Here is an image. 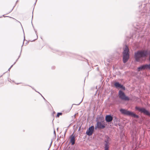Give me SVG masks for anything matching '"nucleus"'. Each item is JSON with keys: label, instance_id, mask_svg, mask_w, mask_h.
<instances>
[{"label": "nucleus", "instance_id": "obj_10", "mask_svg": "<svg viewBox=\"0 0 150 150\" xmlns=\"http://www.w3.org/2000/svg\"><path fill=\"white\" fill-rule=\"evenodd\" d=\"M112 117L110 115H107L105 117V120L107 122H110L112 120Z\"/></svg>", "mask_w": 150, "mask_h": 150}, {"label": "nucleus", "instance_id": "obj_15", "mask_svg": "<svg viewBox=\"0 0 150 150\" xmlns=\"http://www.w3.org/2000/svg\"><path fill=\"white\" fill-rule=\"evenodd\" d=\"M118 88H121L124 90H125V88L122 85H121V84L120 86H119V87H118Z\"/></svg>", "mask_w": 150, "mask_h": 150}, {"label": "nucleus", "instance_id": "obj_16", "mask_svg": "<svg viewBox=\"0 0 150 150\" xmlns=\"http://www.w3.org/2000/svg\"><path fill=\"white\" fill-rule=\"evenodd\" d=\"M62 113L61 112H59L57 113V117H59L60 115H62Z\"/></svg>", "mask_w": 150, "mask_h": 150}, {"label": "nucleus", "instance_id": "obj_9", "mask_svg": "<svg viewBox=\"0 0 150 150\" xmlns=\"http://www.w3.org/2000/svg\"><path fill=\"white\" fill-rule=\"evenodd\" d=\"M70 142L71 143L72 145L75 144V137L73 134L71 135L70 137Z\"/></svg>", "mask_w": 150, "mask_h": 150}, {"label": "nucleus", "instance_id": "obj_8", "mask_svg": "<svg viewBox=\"0 0 150 150\" xmlns=\"http://www.w3.org/2000/svg\"><path fill=\"white\" fill-rule=\"evenodd\" d=\"M105 125H103L101 122H97L96 126L97 128L100 129H103L105 128Z\"/></svg>", "mask_w": 150, "mask_h": 150}, {"label": "nucleus", "instance_id": "obj_13", "mask_svg": "<svg viewBox=\"0 0 150 150\" xmlns=\"http://www.w3.org/2000/svg\"><path fill=\"white\" fill-rule=\"evenodd\" d=\"M114 85L116 88H118L120 86V84L118 82H116L115 83Z\"/></svg>", "mask_w": 150, "mask_h": 150}, {"label": "nucleus", "instance_id": "obj_4", "mask_svg": "<svg viewBox=\"0 0 150 150\" xmlns=\"http://www.w3.org/2000/svg\"><path fill=\"white\" fill-rule=\"evenodd\" d=\"M118 96L119 98L122 100L127 101H128L129 100V98L126 96L125 93L121 90L119 92Z\"/></svg>", "mask_w": 150, "mask_h": 150}, {"label": "nucleus", "instance_id": "obj_1", "mask_svg": "<svg viewBox=\"0 0 150 150\" xmlns=\"http://www.w3.org/2000/svg\"><path fill=\"white\" fill-rule=\"evenodd\" d=\"M148 52L146 51H139L135 54L136 60L137 62H141L145 59V57L147 55Z\"/></svg>", "mask_w": 150, "mask_h": 150}, {"label": "nucleus", "instance_id": "obj_2", "mask_svg": "<svg viewBox=\"0 0 150 150\" xmlns=\"http://www.w3.org/2000/svg\"><path fill=\"white\" fill-rule=\"evenodd\" d=\"M123 54V61L124 63H125L129 59V49L126 45L124 49Z\"/></svg>", "mask_w": 150, "mask_h": 150}, {"label": "nucleus", "instance_id": "obj_12", "mask_svg": "<svg viewBox=\"0 0 150 150\" xmlns=\"http://www.w3.org/2000/svg\"><path fill=\"white\" fill-rule=\"evenodd\" d=\"M145 69L144 65L138 68V71H139L142 70H144Z\"/></svg>", "mask_w": 150, "mask_h": 150}, {"label": "nucleus", "instance_id": "obj_11", "mask_svg": "<svg viewBox=\"0 0 150 150\" xmlns=\"http://www.w3.org/2000/svg\"><path fill=\"white\" fill-rule=\"evenodd\" d=\"M13 10V8L12 7L8 8H6L5 10V11L6 12L7 14H8L10 13Z\"/></svg>", "mask_w": 150, "mask_h": 150}, {"label": "nucleus", "instance_id": "obj_17", "mask_svg": "<svg viewBox=\"0 0 150 150\" xmlns=\"http://www.w3.org/2000/svg\"><path fill=\"white\" fill-rule=\"evenodd\" d=\"M3 16H4V17H5V16H4V15Z\"/></svg>", "mask_w": 150, "mask_h": 150}, {"label": "nucleus", "instance_id": "obj_3", "mask_svg": "<svg viewBox=\"0 0 150 150\" xmlns=\"http://www.w3.org/2000/svg\"><path fill=\"white\" fill-rule=\"evenodd\" d=\"M120 112L123 114L129 116H131L135 117L138 118V115L133 113L132 112L128 111L127 110L121 109L120 110Z\"/></svg>", "mask_w": 150, "mask_h": 150}, {"label": "nucleus", "instance_id": "obj_14", "mask_svg": "<svg viewBox=\"0 0 150 150\" xmlns=\"http://www.w3.org/2000/svg\"><path fill=\"white\" fill-rule=\"evenodd\" d=\"M145 69H150V64L144 65Z\"/></svg>", "mask_w": 150, "mask_h": 150}, {"label": "nucleus", "instance_id": "obj_6", "mask_svg": "<svg viewBox=\"0 0 150 150\" xmlns=\"http://www.w3.org/2000/svg\"><path fill=\"white\" fill-rule=\"evenodd\" d=\"M106 139L105 141V144L104 150H109V142L110 141V139L108 136L106 137Z\"/></svg>", "mask_w": 150, "mask_h": 150}, {"label": "nucleus", "instance_id": "obj_5", "mask_svg": "<svg viewBox=\"0 0 150 150\" xmlns=\"http://www.w3.org/2000/svg\"><path fill=\"white\" fill-rule=\"evenodd\" d=\"M135 109L141 112V113H143L144 114L147 115H150V113L149 111L146 110L145 108H140L137 107H135Z\"/></svg>", "mask_w": 150, "mask_h": 150}, {"label": "nucleus", "instance_id": "obj_7", "mask_svg": "<svg viewBox=\"0 0 150 150\" xmlns=\"http://www.w3.org/2000/svg\"><path fill=\"white\" fill-rule=\"evenodd\" d=\"M94 127L93 126H91L90 127L86 132V134L89 136L92 135L94 131Z\"/></svg>", "mask_w": 150, "mask_h": 150}]
</instances>
